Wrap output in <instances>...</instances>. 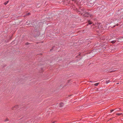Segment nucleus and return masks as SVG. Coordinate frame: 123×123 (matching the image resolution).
I'll use <instances>...</instances> for the list:
<instances>
[{
	"label": "nucleus",
	"instance_id": "obj_10",
	"mask_svg": "<svg viewBox=\"0 0 123 123\" xmlns=\"http://www.w3.org/2000/svg\"><path fill=\"white\" fill-rule=\"evenodd\" d=\"M92 16V15H90V17H91V16Z\"/></svg>",
	"mask_w": 123,
	"mask_h": 123
},
{
	"label": "nucleus",
	"instance_id": "obj_11",
	"mask_svg": "<svg viewBox=\"0 0 123 123\" xmlns=\"http://www.w3.org/2000/svg\"><path fill=\"white\" fill-rule=\"evenodd\" d=\"M29 13L28 14V15H29Z\"/></svg>",
	"mask_w": 123,
	"mask_h": 123
},
{
	"label": "nucleus",
	"instance_id": "obj_4",
	"mask_svg": "<svg viewBox=\"0 0 123 123\" xmlns=\"http://www.w3.org/2000/svg\"><path fill=\"white\" fill-rule=\"evenodd\" d=\"M99 84V83H97L95 84H94V85H95V86H97L98 84Z\"/></svg>",
	"mask_w": 123,
	"mask_h": 123
},
{
	"label": "nucleus",
	"instance_id": "obj_6",
	"mask_svg": "<svg viewBox=\"0 0 123 123\" xmlns=\"http://www.w3.org/2000/svg\"><path fill=\"white\" fill-rule=\"evenodd\" d=\"M88 22L89 25H91L92 23L90 21H89Z\"/></svg>",
	"mask_w": 123,
	"mask_h": 123
},
{
	"label": "nucleus",
	"instance_id": "obj_7",
	"mask_svg": "<svg viewBox=\"0 0 123 123\" xmlns=\"http://www.w3.org/2000/svg\"><path fill=\"white\" fill-rule=\"evenodd\" d=\"M8 121V119L7 118L5 120V122H7Z\"/></svg>",
	"mask_w": 123,
	"mask_h": 123
},
{
	"label": "nucleus",
	"instance_id": "obj_12",
	"mask_svg": "<svg viewBox=\"0 0 123 123\" xmlns=\"http://www.w3.org/2000/svg\"><path fill=\"white\" fill-rule=\"evenodd\" d=\"M108 82H107V81H106V83H107Z\"/></svg>",
	"mask_w": 123,
	"mask_h": 123
},
{
	"label": "nucleus",
	"instance_id": "obj_2",
	"mask_svg": "<svg viewBox=\"0 0 123 123\" xmlns=\"http://www.w3.org/2000/svg\"><path fill=\"white\" fill-rule=\"evenodd\" d=\"M18 107V105H16V106H14V107H12L11 108V109L12 110H13L14 109V108H17Z\"/></svg>",
	"mask_w": 123,
	"mask_h": 123
},
{
	"label": "nucleus",
	"instance_id": "obj_9",
	"mask_svg": "<svg viewBox=\"0 0 123 123\" xmlns=\"http://www.w3.org/2000/svg\"><path fill=\"white\" fill-rule=\"evenodd\" d=\"M114 111L113 110H112L110 111V112H112L113 111Z\"/></svg>",
	"mask_w": 123,
	"mask_h": 123
},
{
	"label": "nucleus",
	"instance_id": "obj_1",
	"mask_svg": "<svg viewBox=\"0 0 123 123\" xmlns=\"http://www.w3.org/2000/svg\"><path fill=\"white\" fill-rule=\"evenodd\" d=\"M63 105V103H61L59 104V106L60 107H62Z\"/></svg>",
	"mask_w": 123,
	"mask_h": 123
},
{
	"label": "nucleus",
	"instance_id": "obj_3",
	"mask_svg": "<svg viewBox=\"0 0 123 123\" xmlns=\"http://www.w3.org/2000/svg\"><path fill=\"white\" fill-rule=\"evenodd\" d=\"M8 2H9V1H7L6 2H5L4 4H5V5H6L7 4V3H8Z\"/></svg>",
	"mask_w": 123,
	"mask_h": 123
},
{
	"label": "nucleus",
	"instance_id": "obj_5",
	"mask_svg": "<svg viewBox=\"0 0 123 123\" xmlns=\"http://www.w3.org/2000/svg\"><path fill=\"white\" fill-rule=\"evenodd\" d=\"M116 42V41L115 40H114L113 41H112L111 42L112 43H115Z\"/></svg>",
	"mask_w": 123,
	"mask_h": 123
},
{
	"label": "nucleus",
	"instance_id": "obj_8",
	"mask_svg": "<svg viewBox=\"0 0 123 123\" xmlns=\"http://www.w3.org/2000/svg\"><path fill=\"white\" fill-rule=\"evenodd\" d=\"M122 114V113H117L116 114L118 115H121Z\"/></svg>",
	"mask_w": 123,
	"mask_h": 123
}]
</instances>
